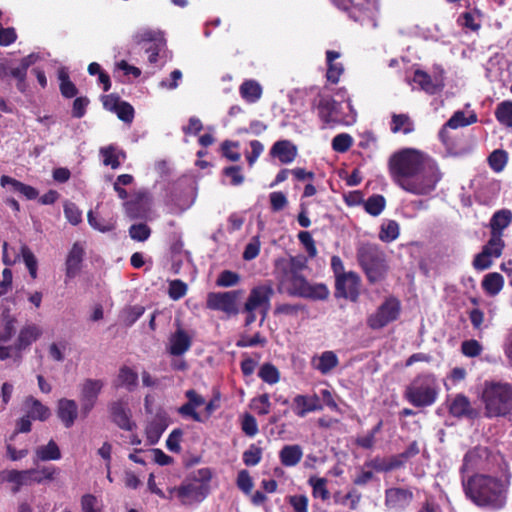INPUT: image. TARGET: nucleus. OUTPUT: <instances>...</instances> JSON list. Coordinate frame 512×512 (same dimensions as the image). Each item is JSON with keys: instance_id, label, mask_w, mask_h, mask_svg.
Listing matches in <instances>:
<instances>
[{"instance_id": "nucleus-52", "label": "nucleus", "mask_w": 512, "mask_h": 512, "mask_svg": "<svg viewBox=\"0 0 512 512\" xmlns=\"http://www.w3.org/2000/svg\"><path fill=\"white\" fill-rule=\"evenodd\" d=\"M488 161L491 169L499 173L505 168L508 155L504 150H495L490 154Z\"/></svg>"}, {"instance_id": "nucleus-15", "label": "nucleus", "mask_w": 512, "mask_h": 512, "mask_svg": "<svg viewBox=\"0 0 512 512\" xmlns=\"http://www.w3.org/2000/svg\"><path fill=\"white\" fill-rule=\"evenodd\" d=\"M104 387V382L99 379H86L80 386L81 411L87 415L98 399Z\"/></svg>"}, {"instance_id": "nucleus-64", "label": "nucleus", "mask_w": 512, "mask_h": 512, "mask_svg": "<svg viewBox=\"0 0 512 512\" xmlns=\"http://www.w3.org/2000/svg\"><path fill=\"white\" fill-rule=\"evenodd\" d=\"M260 246L261 243L259 237H253L244 249L243 258L247 261L255 259L259 255Z\"/></svg>"}, {"instance_id": "nucleus-49", "label": "nucleus", "mask_w": 512, "mask_h": 512, "mask_svg": "<svg viewBox=\"0 0 512 512\" xmlns=\"http://www.w3.org/2000/svg\"><path fill=\"white\" fill-rule=\"evenodd\" d=\"M144 313V307L135 305L124 309L120 315L121 321L127 325H133Z\"/></svg>"}, {"instance_id": "nucleus-62", "label": "nucleus", "mask_w": 512, "mask_h": 512, "mask_svg": "<svg viewBox=\"0 0 512 512\" xmlns=\"http://www.w3.org/2000/svg\"><path fill=\"white\" fill-rule=\"evenodd\" d=\"M242 431L249 437H254L259 429L255 417L246 413L241 420Z\"/></svg>"}, {"instance_id": "nucleus-44", "label": "nucleus", "mask_w": 512, "mask_h": 512, "mask_svg": "<svg viewBox=\"0 0 512 512\" xmlns=\"http://www.w3.org/2000/svg\"><path fill=\"white\" fill-rule=\"evenodd\" d=\"M449 410L453 416H464L470 410V402L466 396L459 394L452 400Z\"/></svg>"}, {"instance_id": "nucleus-46", "label": "nucleus", "mask_w": 512, "mask_h": 512, "mask_svg": "<svg viewBox=\"0 0 512 512\" xmlns=\"http://www.w3.org/2000/svg\"><path fill=\"white\" fill-rule=\"evenodd\" d=\"M138 383V374L128 367H123L119 371L118 385L132 390Z\"/></svg>"}, {"instance_id": "nucleus-11", "label": "nucleus", "mask_w": 512, "mask_h": 512, "mask_svg": "<svg viewBox=\"0 0 512 512\" xmlns=\"http://www.w3.org/2000/svg\"><path fill=\"white\" fill-rule=\"evenodd\" d=\"M241 293V290L210 292L207 295L206 306L208 309L221 311L227 315H235L238 313L237 301Z\"/></svg>"}, {"instance_id": "nucleus-20", "label": "nucleus", "mask_w": 512, "mask_h": 512, "mask_svg": "<svg viewBox=\"0 0 512 512\" xmlns=\"http://www.w3.org/2000/svg\"><path fill=\"white\" fill-rule=\"evenodd\" d=\"M339 364L334 351L327 350L311 358V366L322 375L330 374Z\"/></svg>"}, {"instance_id": "nucleus-45", "label": "nucleus", "mask_w": 512, "mask_h": 512, "mask_svg": "<svg viewBox=\"0 0 512 512\" xmlns=\"http://www.w3.org/2000/svg\"><path fill=\"white\" fill-rule=\"evenodd\" d=\"M308 483L312 487V494L315 498H320L323 501L329 499L330 493L327 489V480L325 478L311 477Z\"/></svg>"}, {"instance_id": "nucleus-35", "label": "nucleus", "mask_w": 512, "mask_h": 512, "mask_svg": "<svg viewBox=\"0 0 512 512\" xmlns=\"http://www.w3.org/2000/svg\"><path fill=\"white\" fill-rule=\"evenodd\" d=\"M35 455L41 461H55L61 458V451L57 443L50 440L46 445L38 446Z\"/></svg>"}, {"instance_id": "nucleus-25", "label": "nucleus", "mask_w": 512, "mask_h": 512, "mask_svg": "<svg viewBox=\"0 0 512 512\" xmlns=\"http://www.w3.org/2000/svg\"><path fill=\"white\" fill-rule=\"evenodd\" d=\"M113 421L123 430L131 431L135 427V423L131 421V412L127 404L123 401H117L110 407Z\"/></svg>"}, {"instance_id": "nucleus-42", "label": "nucleus", "mask_w": 512, "mask_h": 512, "mask_svg": "<svg viewBox=\"0 0 512 512\" xmlns=\"http://www.w3.org/2000/svg\"><path fill=\"white\" fill-rule=\"evenodd\" d=\"M258 376L269 385H274L280 380L278 368L271 363H264L259 369Z\"/></svg>"}, {"instance_id": "nucleus-43", "label": "nucleus", "mask_w": 512, "mask_h": 512, "mask_svg": "<svg viewBox=\"0 0 512 512\" xmlns=\"http://www.w3.org/2000/svg\"><path fill=\"white\" fill-rule=\"evenodd\" d=\"M385 205V198L379 194L372 195L364 202L365 211L372 216L380 215L384 210Z\"/></svg>"}, {"instance_id": "nucleus-32", "label": "nucleus", "mask_w": 512, "mask_h": 512, "mask_svg": "<svg viewBox=\"0 0 512 512\" xmlns=\"http://www.w3.org/2000/svg\"><path fill=\"white\" fill-rule=\"evenodd\" d=\"M87 218L89 225L99 232L106 233L115 229L116 220L114 217L105 218L97 211L90 210Z\"/></svg>"}, {"instance_id": "nucleus-55", "label": "nucleus", "mask_w": 512, "mask_h": 512, "mask_svg": "<svg viewBox=\"0 0 512 512\" xmlns=\"http://www.w3.org/2000/svg\"><path fill=\"white\" fill-rule=\"evenodd\" d=\"M239 281L240 275L238 273L230 270H224L218 275L216 285L218 287H233L237 285Z\"/></svg>"}, {"instance_id": "nucleus-27", "label": "nucleus", "mask_w": 512, "mask_h": 512, "mask_svg": "<svg viewBox=\"0 0 512 512\" xmlns=\"http://www.w3.org/2000/svg\"><path fill=\"white\" fill-rule=\"evenodd\" d=\"M303 449L298 444L285 445L279 451V460L285 467H294L300 463Z\"/></svg>"}, {"instance_id": "nucleus-39", "label": "nucleus", "mask_w": 512, "mask_h": 512, "mask_svg": "<svg viewBox=\"0 0 512 512\" xmlns=\"http://www.w3.org/2000/svg\"><path fill=\"white\" fill-rule=\"evenodd\" d=\"M399 232V224L395 220H386L380 227L379 239L390 243L398 238Z\"/></svg>"}, {"instance_id": "nucleus-37", "label": "nucleus", "mask_w": 512, "mask_h": 512, "mask_svg": "<svg viewBox=\"0 0 512 512\" xmlns=\"http://www.w3.org/2000/svg\"><path fill=\"white\" fill-rule=\"evenodd\" d=\"M481 461V454L479 449H471L469 450L463 459V464L460 468V473L462 475V481L466 480L465 475L469 472H472L475 468L478 467Z\"/></svg>"}, {"instance_id": "nucleus-30", "label": "nucleus", "mask_w": 512, "mask_h": 512, "mask_svg": "<svg viewBox=\"0 0 512 512\" xmlns=\"http://www.w3.org/2000/svg\"><path fill=\"white\" fill-rule=\"evenodd\" d=\"M478 120L477 115L474 111H463L458 110L454 112L451 118L444 125V129H458L461 127H466L468 125L476 123Z\"/></svg>"}, {"instance_id": "nucleus-7", "label": "nucleus", "mask_w": 512, "mask_h": 512, "mask_svg": "<svg viewBox=\"0 0 512 512\" xmlns=\"http://www.w3.org/2000/svg\"><path fill=\"white\" fill-rule=\"evenodd\" d=\"M273 294L274 290L269 284L258 285L251 289L243 308V311L247 314L246 326L256 321L257 313L261 315V322L266 319Z\"/></svg>"}, {"instance_id": "nucleus-34", "label": "nucleus", "mask_w": 512, "mask_h": 512, "mask_svg": "<svg viewBox=\"0 0 512 512\" xmlns=\"http://www.w3.org/2000/svg\"><path fill=\"white\" fill-rule=\"evenodd\" d=\"M41 334L42 329L35 324H30L23 327L17 339V348L21 350L30 346L41 336Z\"/></svg>"}, {"instance_id": "nucleus-28", "label": "nucleus", "mask_w": 512, "mask_h": 512, "mask_svg": "<svg viewBox=\"0 0 512 512\" xmlns=\"http://www.w3.org/2000/svg\"><path fill=\"white\" fill-rule=\"evenodd\" d=\"M340 58L338 51H326V64H327V80L331 83H337L344 72L343 64L336 60Z\"/></svg>"}, {"instance_id": "nucleus-48", "label": "nucleus", "mask_w": 512, "mask_h": 512, "mask_svg": "<svg viewBox=\"0 0 512 512\" xmlns=\"http://www.w3.org/2000/svg\"><path fill=\"white\" fill-rule=\"evenodd\" d=\"M495 114L501 124L512 127V102L505 101L499 104Z\"/></svg>"}, {"instance_id": "nucleus-57", "label": "nucleus", "mask_w": 512, "mask_h": 512, "mask_svg": "<svg viewBox=\"0 0 512 512\" xmlns=\"http://www.w3.org/2000/svg\"><path fill=\"white\" fill-rule=\"evenodd\" d=\"M298 240L303 245L310 258L317 256L315 241L309 231H300L298 233Z\"/></svg>"}, {"instance_id": "nucleus-12", "label": "nucleus", "mask_w": 512, "mask_h": 512, "mask_svg": "<svg viewBox=\"0 0 512 512\" xmlns=\"http://www.w3.org/2000/svg\"><path fill=\"white\" fill-rule=\"evenodd\" d=\"M313 105L324 123L341 121L343 115L341 102L330 95L319 93Z\"/></svg>"}, {"instance_id": "nucleus-26", "label": "nucleus", "mask_w": 512, "mask_h": 512, "mask_svg": "<svg viewBox=\"0 0 512 512\" xmlns=\"http://www.w3.org/2000/svg\"><path fill=\"white\" fill-rule=\"evenodd\" d=\"M409 84L412 86V89L418 88L430 95L440 92L432 76L419 69L414 72L412 79L409 80Z\"/></svg>"}, {"instance_id": "nucleus-50", "label": "nucleus", "mask_w": 512, "mask_h": 512, "mask_svg": "<svg viewBox=\"0 0 512 512\" xmlns=\"http://www.w3.org/2000/svg\"><path fill=\"white\" fill-rule=\"evenodd\" d=\"M242 459H243V463L246 465V466H256L257 464L260 463L261 459H262V449L261 447L255 445V444H251L248 449H246L244 452H243V456H242Z\"/></svg>"}, {"instance_id": "nucleus-56", "label": "nucleus", "mask_w": 512, "mask_h": 512, "mask_svg": "<svg viewBox=\"0 0 512 512\" xmlns=\"http://www.w3.org/2000/svg\"><path fill=\"white\" fill-rule=\"evenodd\" d=\"M352 143L353 139L349 134L341 133L332 139V149L336 152L344 153L350 149Z\"/></svg>"}, {"instance_id": "nucleus-21", "label": "nucleus", "mask_w": 512, "mask_h": 512, "mask_svg": "<svg viewBox=\"0 0 512 512\" xmlns=\"http://www.w3.org/2000/svg\"><path fill=\"white\" fill-rule=\"evenodd\" d=\"M57 416L66 428L72 427L78 417L77 403L67 398L58 400Z\"/></svg>"}, {"instance_id": "nucleus-41", "label": "nucleus", "mask_w": 512, "mask_h": 512, "mask_svg": "<svg viewBox=\"0 0 512 512\" xmlns=\"http://www.w3.org/2000/svg\"><path fill=\"white\" fill-rule=\"evenodd\" d=\"M391 130L394 133L402 132L408 134L414 130V125L408 115L394 114L392 116Z\"/></svg>"}, {"instance_id": "nucleus-13", "label": "nucleus", "mask_w": 512, "mask_h": 512, "mask_svg": "<svg viewBox=\"0 0 512 512\" xmlns=\"http://www.w3.org/2000/svg\"><path fill=\"white\" fill-rule=\"evenodd\" d=\"M183 505H193L202 502L209 494V489L197 481L182 483L179 487L171 489Z\"/></svg>"}, {"instance_id": "nucleus-10", "label": "nucleus", "mask_w": 512, "mask_h": 512, "mask_svg": "<svg viewBox=\"0 0 512 512\" xmlns=\"http://www.w3.org/2000/svg\"><path fill=\"white\" fill-rule=\"evenodd\" d=\"M401 311L400 302L394 298H387L375 312L367 318V325L373 330H379L398 319Z\"/></svg>"}, {"instance_id": "nucleus-29", "label": "nucleus", "mask_w": 512, "mask_h": 512, "mask_svg": "<svg viewBox=\"0 0 512 512\" xmlns=\"http://www.w3.org/2000/svg\"><path fill=\"white\" fill-rule=\"evenodd\" d=\"M512 223V212L509 209H501L495 212L490 220L491 234L502 238L503 230Z\"/></svg>"}, {"instance_id": "nucleus-60", "label": "nucleus", "mask_w": 512, "mask_h": 512, "mask_svg": "<svg viewBox=\"0 0 512 512\" xmlns=\"http://www.w3.org/2000/svg\"><path fill=\"white\" fill-rule=\"evenodd\" d=\"M236 484L237 487L245 494H250L254 486L252 477L245 469L238 472Z\"/></svg>"}, {"instance_id": "nucleus-38", "label": "nucleus", "mask_w": 512, "mask_h": 512, "mask_svg": "<svg viewBox=\"0 0 512 512\" xmlns=\"http://www.w3.org/2000/svg\"><path fill=\"white\" fill-rule=\"evenodd\" d=\"M61 94L66 98H73L77 94L75 84L70 80L68 70L62 67L58 70Z\"/></svg>"}, {"instance_id": "nucleus-36", "label": "nucleus", "mask_w": 512, "mask_h": 512, "mask_svg": "<svg viewBox=\"0 0 512 512\" xmlns=\"http://www.w3.org/2000/svg\"><path fill=\"white\" fill-rule=\"evenodd\" d=\"M503 286L504 278L497 272L487 274L482 281L484 291L490 296L499 294Z\"/></svg>"}, {"instance_id": "nucleus-51", "label": "nucleus", "mask_w": 512, "mask_h": 512, "mask_svg": "<svg viewBox=\"0 0 512 512\" xmlns=\"http://www.w3.org/2000/svg\"><path fill=\"white\" fill-rule=\"evenodd\" d=\"M504 246L505 244L502 238L491 234L490 240L483 247L482 251L495 259L501 256Z\"/></svg>"}, {"instance_id": "nucleus-8", "label": "nucleus", "mask_w": 512, "mask_h": 512, "mask_svg": "<svg viewBox=\"0 0 512 512\" xmlns=\"http://www.w3.org/2000/svg\"><path fill=\"white\" fill-rule=\"evenodd\" d=\"M131 42L135 46H145L150 44L146 49L148 53V61L155 64L158 60L160 52L166 46L164 33L159 29L150 27L138 28L131 36Z\"/></svg>"}, {"instance_id": "nucleus-47", "label": "nucleus", "mask_w": 512, "mask_h": 512, "mask_svg": "<svg viewBox=\"0 0 512 512\" xmlns=\"http://www.w3.org/2000/svg\"><path fill=\"white\" fill-rule=\"evenodd\" d=\"M251 409L258 415H267L271 409L270 397L267 393L259 395L252 399Z\"/></svg>"}, {"instance_id": "nucleus-19", "label": "nucleus", "mask_w": 512, "mask_h": 512, "mask_svg": "<svg viewBox=\"0 0 512 512\" xmlns=\"http://www.w3.org/2000/svg\"><path fill=\"white\" fill-rule=\"evenodd\" d=\"M322 404L316 394H298L293 398L292 410L298 417H305L308 413L322 410Z\"/></svg>"}, {"instance_id": "nucleus-31", "label": "nucleus", "mask_w": 512, "mask_h": 512, "mask_svg": "<svg viewBox=\"0 0 512 512\" xmlns=\"http://www.w3.org/2000/svg\"><path fill=\"white\" fill-rule=\"evenodd\" d=\"M239 93L244 101L253 104L261 98L262 87L256 80H245L239 87Z\"/></svg>"}, {"instance_id": "nucleus-59", "label": "nucleus", "mask_w": 512, "mask_h": 512, "mask_svg": "<svg viewBox=\"0 0 512 512\" xmlns=\"http://www.w3.org/2000/svg\"><path fill=\"white\" fill-rule=\"evenodd\" d=\"M150 234L151 229L144 223L133 224L129 228V235L135 241H146L150 237Z\"/></svg>"}, {"instance_id": "nucleus-63", "label": "nucleus", "mask_w": 512, "mask_h": 512, "mask_svg": "<svg viewBox=\"0 0 512 512\" xmlns=\"http://www.w3.org/2000/svg\"><path fill=\"white\" fill-rule=\"evenodd\" d=\"M269 200L273 212L283 210L288 204L286 195L280 191L270 193Z\"/></svg>"}, {"instance_id": "nucleus-9", "label": "nucleus", "mask_w": 512, "mask_h": 512, "mask_svg": "<svg viewBox=\"0 0 512 512\" xmlns=\"http://www.w3.org/2000/svg\"><path fill=\"white\" fill-rule=\"evenodd\" d=\"M357 257L369 280L377 281L384 267L382 251L374 244H362L358 248Z\"/></svg>"}, {"instance_id": "nucleus-6", "label": "nucleus", "mask_w": 512, "mask_h": 512, "mask_svg": "<svg viewBox=\"0 0 512 512\" xmlns=\"http://www.w3.org/2000/svg\"><path fill=\"white\" fill-rule=\"evenodd\" d=\"M437 396V380L432 374L418 375L405 390L406 399L415 407L431 406Z\"/></svg>"}, {"instance_id": "nucleus-58", "label": "nucleus", "mask_w": 512, "mask_h": 512, "mask_svg": "<svg viewBox=\"0 0 512 512\" xmlns=\"http://www.w3.org/2000/svg\"><path fill=\"white\" fill-rule=\"evenodd\" d=\"M81 512H103L96 496L92 494H85L81 497L80 501Z\"/></svg>"}, {"instance_id": "nucleus-16", "label": "nucleus", "mask_w": 512, "mask_h": 512, "mask_svg": "<svg viewBox=\"0 0 512 512\" xmlns=\"http://www.w3.org/2000/svg\"><path fill=\"white\" fill-rule=\"evenodd\" d=\"M336 295L351 301H356L359 296L360 278L354 272H347L336 279Z\"/></svg>"}, {"instance_id": "nucleus-3", "label": "nucleus", "mask_w": 512, "mask_h": 512, "mask_svg": "<svg viewBox=\"0 0 512 512\" xmlns=\"http://www.w3.org/2000/svg\"><path fill=\"white\" fill-rule=\"evenodd\" d=\"M466 496L477 506L500 509L506 503L505 487L498 478L474 475L463 480Z\"/></svg>"}, {"instance_id": "nucleus-24", "label": "nucleus", "mask_w": 512, "mask_h": 512, "mask_svg": "<svg viewBox=\"0 0 512 512\" xmlns=\"http://www.w3.org/2000/svg\"><path fill=\"white\" fill-rule=\"evenodd\" d=\"M270 154L282 164H289L297 156V147L289 140H279L273 144Z\"/></svg>"}, {"instance_id": "nucleus-2", "label": "nucleus", "mask_w": 512, "mask_h": 512, "mask_svg": "<svg viewBox=\"0 0 512 512\" xmlns=\"http://www.w3.org/2000/svg\"><path fill=\"white\" fill-rule=\"evenodd\" d=\"M307 261L303 256L280 258L275 262V274L279 290L290 296H298L313 300H325L329 290L324 284H310L302 275Z\"/></svg>"}, {"instance_id": "nucleus-61", "label": "nucleus", "mask_w": 512, "mask_h": 512, "mask_svg": "<svg viewBox=\"0 0 512 512\" xmlns=\"http://www.w3.org/2000/svg\"><path fill=\"white\" fill-rule=\"evenodd\" d=\"M64 215L72 225H78L82 221V212L72 202H66L64 205Z\"/></svg>"}, {"instance_id": "nucleus-1", "label": "nucleus", "mask_w": 512, "mask_h": 512, "mask_svg": "<svg viewBox=\"0 0 512 512\" xmlns=\"http://www.w3.org/2000/svg\"><path fill=\"white\" fill-rule=\"evenodd\" d=\"M389 169L394 183L416 196H430L443 177L432 157L413 148L394 153L389 161Z\"/></svg>"}, {"instance_id": "nucleus-18", "label": "nucleus", "mask_w": 512, "mask_h": 512, "mask_svg": "<svg viewBox=\"0 0 512 512\" xmlns=\"http://www.w3.org/2000/svg\"><path fill=\"white\" fill-rule=\"evenodd\" d=\"M185 396L188 401L178 408V413L184 418H191L196 422H201V416L196 410L206 403L205 398L193 389L187 390Z\"/></svg>"}, {"instance_id": "nucleus-53", "label": "nucleus", "mask_w": 512, "mask_h": 512, "mask_svg": "<svg viewBox=\"0 0 512 512\" xmlns=\"http://www.w3.org/2000/svg\"><path fill=\"white\" fill-rule=\"evenodd\" d=\"M31 473V481L34 483H43L46 480H53L56 469L53 467H43L41 469H29Z\"/></svg>"}, {"instance_id": "nucleus-4", "label": "nucleus", "mask_w": 512, "mask_h": 512, "mask_svg": "<svg viewBox=\"0 0 512 512\" xmlns=\"http://www.w3.org/2000/svg\"><path fill=\"white\" fill-rule=\"evenodd\" d=\"M481 399L488 418L505 416L512 410V386L501 382H485Z\"/></svg>"}, {"instance_id": "nucleus-54", "label": "nucleus", "mask_w": 512, "mask_h": 512, "mask_svg": "<svg viewBox=\"0 0 512 512\" xmlns=\"http://www.w3.org/2000/svg\"><path fill=\"white\" fill-rule=\"evenodd\" d=\"M21 255L23 261L29 271L30 276L35 279L37 277V259L32 251L25 245L21 247Z\"/></svg>"}, {"instance_id": "nucleus-17", "label": "nucleus", "mask_w": 512, "mask_h": 512, "mask_svg": "<svg viewBox=\"0 0 512 512\" xmlns=\"http://www.w3.org/2000/svg\"><path fill=\"white\" fill-rule=\"evenodd\" d=\"M192 345V335L183 328H177L168 339L167 351L172 356L184 355Z\"/></svg>"}, {"instance_id": "nucleus-23", "label": "nucleus", "mask_w": 512, "mask_h": 512, "mask_svg": "<svg viewBox=\"0 0 512 512\" xmlns=\"http://www.w3.org/2000/svg\"><path fill=\"white\" fill-rule=\"evenodd\" d=\"M14 484L12 491L17 493L22 486L32 485L30 470H4L0 472V483Z\"/></svg>"}, {"instance_id": "nucleus-14", "label": "nucleus", "mask_w": 512, "mask_h": 512, "mask_svg": "<svg viewBox=\"0 0 512 512\" xmlns=\"http://www.w3.org/2000/svg\"><path fill=\"white\" fill-rule=\"evenodd\" d=\"M413 499L414 495L411 489L391 487L385 490L384 505L388 512H403Z\"/></svg>"}, {"instance_id": "nucleus-33", "label": "nucleus", "mask_w": 512, "mask_h": 512, "mask_svg": "<svg viewBox=\"0 0 512 512\" xmlns=\"http://www.w3.org/2000/svg\"><path fill=\"white\" fill-rule=\"evenodd\" d=\"M27 415L33 420L45 421L50 415V409L34 397H28L25 401Z\"/></svg>"}, {"instance_id": "nucleus-40", "label": "nucleus", "mask_w": 512, "mask_h": 512, "mask_svg": "<svg viewBox=\"0 0 512 512\" xmlns=\"http://www.w3.org/2000/svg\"><path fill=\"white\" fill-rule=\"evenodd\" d=\"M100 153L103 156V163L106 166L116 169L120 166V158H125V153L121 150H116L113 146L101 148Z\"/></svg>"}, {"instance_id": "nucleus-22", "label": "nucleus", "mask_w": 512, "mask_h": 512, "mask_svg": "<svg viewBox=\"0 0 512 512\" xmlns=\"http://www.w3.org/2000/svg\"><path fill=\"white\" fill-rule=\"evenodd\" d=\"M84 249L82 245L78 242L74 243L72 248L70 249L66 262V281L68 279L75 278L81 270V264L83 261Z\"/></svg>"}, {"instance_id": "nucleus-5", "label": "nucleus", "mask_w": 512, "mask_h": 512, "mask_svg": "<svg viewBox=\"0 0 512 512\" xmlns=\"http://www.w3.org/2000/svg\"><path fill=\"white\" fill-rule=\"evenodd\" d=\"M347 13L350 19L363 26L375 28L379 14V0H331Z\"/></svg>"}]
</instances>
